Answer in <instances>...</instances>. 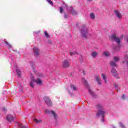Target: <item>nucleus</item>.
<instances>
[{
    "label": "nucleus",
    "instance_id": "nucleus-1",
    "mask_svg": "<svg viewBox=\"0 0 128 128\" xmlns=\"http://www.w3.org/2000/svg\"><path fill=\"white\" fill-rule=\"evenodd\" d=\"M102 106L100 104H98L96 106V108L98 110V111L96 114V116H102V118H104V111L102 110Z\"/></svg>",
    "mask_w": 128,
    "mask_h": 128
},
{
    "label": "nucleus",
    "instance_id": "nucleus-2",
    "mask_svg": "<svg viewBox=\"0 0 128 128\" xmlns=\"http://www.w3.org/2000/svg\"><path fill=\"white\" fill-rule=\"evenodd\" d=\"M88 28L86 27V26H82V28L81 29V36L82 38H88Z\"/></svg>",
    "mask_w": 128,
    "mask_h": 128
},
{
    "label": "nucleus",
    "instance_id": "nucleus-3",
    "mask_svg": "<svg viewBox=\"0 0 128 128\" xmlns=\"http://www.w3.org/2000/svg\"><path fill=\"white\" fill-rule=\"evenodd\" d=\"M110 40H111L116 42L118 44H120V38H118L114 34H112L110 36Z\"/></svg>",
    "mask_w": 128,
    "mask_h": 128
},
{
    "label": "nucleus",
    "instance_id": "nucleus-4",
    "mask_svg": "<svg viewBox=\"0 0 128 128\" xmlns=\"http://www.w3.org/2000/svg\"><path fill=\"white\" fill-rule=\"evenodd\" d=\"M44 101L45 102V104H46L48 106H52V100L50 98L45 96L44 98Z\"/></svg>",
    "mask_w": 128,
    "mask_h": 128
},
{
    "label": "nucleus",
    "instance_id": "nucleus-5",
    "mask_svg": "<svg viewBox=\"0 0 128 128\" xmlns=\"http://www.w3.org/2000/svg\"><path fill=\"white\" fill-rule=\"evenodd\" d=\"M111 72L112 76H114V78H120V77L118 76V72H116V70L114 68H112L111 70Z\"/></svg>",
    "mask_w": 128,
    "mask_h": 128
},
{
    "label": "nucleus",
    "instance_id": "nucleus-6",
    "mask_svg": "<svg viewBox=\"0 0 128 128\" xmlns=\"http://www.w3.org/2000/svg\"><path fill=\"white\" fill-rule=\"evenodd\" d=\"M32 80L33 82H36L37 84H39V86H40L42 84V81L40 78H37L36 80L34 79V77L32 76Z\"/></svg>",
    "mask_w": 128,
    "mask_h": 128
},
{
    "label": "nucleus",
    "instance_id": "nucleus-7",
    "mask_svg": "<svg viewBox=\"0 0 128 128\" xmlns=\"http://www.w3.org/2000/svg\"><path fill=\"white\" fill-rule=\"evenodd\" d=\"M33 52H34V56L38 58L40 56V50L36 48H33Z\"/></svg>",
    "mask_w": 128,
    "mask_h": 128
},
{
    "label": "nucleus",
    "instance_id": "nucleus-8",
    "mask_svg": "<svg viewBox=\"0 0 128 128\" xmlns=\"http://www.w3.org/2000/svg\"><path fill=\"white\" fill-rule=\"evenodd\" d=\"M6 119L8 122H14V117L11 114H8L7 116L6 117Z\"/></svg>",
    "mask_w": 128,
    "mask_h": 128
},
{
    "label": "nucleus",
    "instance_id": "nucleus-9",
    "mask_svg": "<svg viewBox=\"0 0 128 128\" xmlns=\"http://www.w3.org/2000/svg\"><path fill=\"white\" fill-rule=\"evenodd\" d=\"M70 66V62L68 60H65L63 62V68H68Z\"/></svg>",
    "mask_w": 128,
    "mask_h": 128
},
{
    "label": "nucleus",
    "instance_id": "nucleus-10",
    "mask_svg": "<svg viewBox=\"0 0 128 128\" xmlns=\"http://www.w3.org/2000/svg\"><path fill=\"white\" fill-rule=\"evenodd\" d=\"M98 54L96 51H94L91 53V56L93 58H96L98 56Z\"/></svg>",
    "mask_w": 128,
    "mask_h": 128
},
{
    "label": "nucleus",
    "instance_id": "nucleus-11",
    "mask_svg": "<svg viewBox=\"0 0 128 128\" xmlns=\"http://www.w3.org/2000/svg\"><path fill=\"white\" fill-rule=\"evenodd\" d=\"M95 78L98 84L100 85L102 84V80H100V76H96Z\"/></svg>",
    "mask_w": 128,
    "mask_h": 128
},
{
    "label": "nucleus",
    "instance_id": "nucleus-12",
    "mask_svg": "<svg viewBox=\"0 0 128 128\" xmlns=\"http://www.w3.org/2000/svg\"><path fill=\"white\" fill-rule=\"evenodd\" d=\"M101 78H102V79L104 80L105 84H106L108 82L106 81V74H102Z\"/></svg>",
    "mask_w": 128,
    "mask_h": 128
},
{
    "label": "nucleus",
    "instance_id": "nucleus-13",
    "mask_svg": "<svg viewBox=\"0 0 128 128\" xmlns=\"http://www.w3.org/2000/svg\"><path fill=\"white\" fill-rule=\"evenodd\" d=\"M115 14L118 18H122V14H120L118 10H116Z\"/></svg>",
    "mask_w": 128,
    "mask_h": 128
},
{
    "label": "nucleus",
    "instance_id": "nucleus-14",
    "mask_svg": "<svg viewBox=\"0 0 128 128\" xmlns=\"http://www.w3.org/2000/svg\"><path fill=\"white\" fill-rule=\"evenodd\" d=\"M113 50L114 52H118L120 50V46H116L113 48Z\"/></svg>",
    "mask_w": 128,
    "mask_h": 128
},
{
    "label": "nucleus",
    "instance_id": "nucleus-15",
    "mask_svg": "<svg viewBox=\"0 0 128 128\" xmlns=\"http://www.w3.org/2000/svg\"><path fill=\"white\" fill-rule=\"evenodd\" d=\"M4 42L8 48H12V44H10V43H8V42L7 41H4Z\"/></svg>",
    "mask_w": 128,
    "mask_h": 128
},
{
    "label": "nucleus",
    "instance_id": "nucleus-16",
    "mask_svg": "<svg viewBox=\"0 0 128 128\" xmlns=\"http://www.w3.org/2000/svg\"><path fill=\"white\" fill-rule=\"evenodd\" d=\"M103 55L105 56H110V54L108 52L106 51L103 52Z\"/></svg>",
    "mask_w": 128,
    "mask_h": 128
},
{
    "label": "nucleus",
    "instance_id": "nucleus-17",
    "mask_svg": "<svg viewBox=\"0 0 128 128\" xmlns=\"http://www.w3.org/2000/svg\"><path fill=\"white\" fill-rule=\"evenodd\" d=\"M110 66H115L116 68L117 66L116 64L114 61L110 62Z\"/></svg>",
    "mask_w": 128,
    "mask_h": 128
},
{
    "label": "nucleus",
    "instance_id": "nucleus-18",
    "mask_svg": "<svg viewBox=\"0 0 128 128\" xmlns=\"http://www.w3.org/2000/svg\"><path fill=\"white\" fill-rule=\"evenodd\" d=\"M82 82H84V86H88V82L86 81V80L84 78L82 79Z\"/></svg>",
    "mask_w": 128,
    "mask_h": 128
},
{
    "label": "nucleus",
    "instance_id": "nucleus-19",
    "mask_svg": "<svg viewBox=\"0 0 128 128\" xmlns=\"http://www.w3.org/2000/svg\"><path fill=\"white\" fill-rule=\"evenodd\" d=\"M114 62H118L120 61V57L118 56H115L114 58Z\"/></svg>",
    "mask_w": 128,
    "mask_h": 128
},
{
    "label": "nucleus",
    "instance_id": "nucleus-20",
    "mask_svg": "<svg viewBox=\"0 0 128 128\" xmlns=\"http://www.w3.org/2000/svg\"><path fill=\"white\" fill-rule=\"evenodd\" d=\"M51 114H53L54 118H58V115H56V112H54V110L51 111Z\"/></svg>",
    "mask_w": 128,
    "mask_h": 128
},
{
    "label": "nucleus",
    "instance_id": "nucleus-21",
    "mask_svg": "<svg viewBox=\"0 0 128 128\" xmlns=\"http://www.w3.org/2000/svg\"><path fill=\"white\" fill-rule=\"evenodd\" d=\"M90 17L91 18H92V20H94V18H95L96 16H94V12H91L90 14Z\"/></svg>",
    "mask_w": 128,
    "mask_h": 128
},
{
    "label": "nucleus",
    "instance_id": "nucleus-22",
    "mask_svg": "<svg viewBox=\"0 0 128 128\" xmlns=\"http://www.w3.org/2000/svg\"><path fill=\"white\" fill-rule=\"evenodd\" d=\"M16 72L18 74V78H20V74H21L20 70L18 69H16Z\"/></svg>",
    "mask_w": 128,
    "mask_h": 128
},
{
    "label": "nucleus",
    "instance_id": "nucleus-23",
    "mask_svg": "<svg viewBox=\"0 0 128 128\" xmlns=\"http://www.w3.org/2000/svg\"><path fill=\"white\" fill-rule=\"evenodd\" d=\"M44 34L46 38H49L50 37V35L48 34L46 31L44 32Z\"/></svg>",
    "mask_w": 128,
    "mask_h": 128
},
{
    "label": "nucleus",
    "instance_id": "nucleus-24",
    "mask_svg": "<svg viewBox=\"0 0 128 128\" xmlns=\"http://www.w3.org/2000/svg\"><path fill=\"white\" fill-rule=\"evenodd\" d=\"M34 120L35 122H36V124L42 122V120H38L36 118H34Z\"/></svg>",
    "mask_w": 128,
    "mask_h": 128
},
{
    "label": "nucleus",
    "instance_id": "nucleus-25",
    "mask_svg": "<svg viewBox=\"0 0 128 128\" xmlns=\"http://www.w3.org/2000/svg\"><path fill=\"white\" fill-rule=\"evenodd\" d=\"M34 82V81H32H32L30 82V86H31V88H34V82Z\"/></svg>",
    "mask_w": 128,
    "mask_h": 128
},
{
    "label": "nucleus",
    "instance_id": "nucleus-26",
    "mask_svg": "<svg viewBox=\"0 0 128 128\" xmlns=\"http://www.w3.org/2000/svg\"><path fill=\"white\" fill-rule=\"evenodd\" d=\"M46 2H48V3L50 4L51 6H54V3L52 2L50 0H46Z\"/></svg>",
    "mask_w": 128,
    "mask_h": 128
},
{
    "label": "nucleus",
    "instance_id": "nucleus-27",
    "mask_svg": "<svg viewBox=\"0 0 128 128\" xmlns=\"http://www.w3.org/2000/svg\"><path fill=\"white\" fill-rule=\"evenodd\" d=\"M60 14H62V12H64V9L62 8V7H60Z\"/></svg>",
    "mask_w": 128,
    "mask_h": 128
},
{
    "label": "nucleus",
    "instance_id": "nucleus-28",
    "mask_svg": "<svg viewBox=\"0 0 128 128\" xmlns=\"http://www.w3.org/2000/svg\"><path fill=\"white\" fill-rule=\"evenodd\" d=\"M76 52H70V56H74V54H76Z\"/></svg>",
    "mask_w": 128,
    "mask_h": 128
},
{
    "label": "nucleus",
    "instance_id": "nucleus-29",
    "mask_svg": "<svg viewBox=\"0 0 128 128\" xmlns=\"http://www.w3.org/2000/svg\"><path fill=\"white\" fill-rule=\"evenodd\" d=\"M71 87L74 90H76L77 88H76V86L74 85H72Z\"/></svg>",
    "mask_w": 128,
    "mask_h": 128
},
{
    "label": "nucleus",
    "instance_id": "nucleus-30",
    "mask_svg": "<svg viewBox=\"0 0 128 128\" xmlns=\"http://www.w3.org/2000/svg\"><path fill=\"white\" fill-rule=\"evenodd\" d=\"M124 59L125 60L126 62V60H128V54H125L124 56Z\"/></svg>",
    "mask_w": 128,
    "mask_h": 128
},
{
    "label": "nucleus",
    "instance_id": "nucleus-31",
    "mask_svg": "<svg viewBox=\"0 0 128 128\" xmlns=\"http://www.w3.org/2000/svg\"><path fill=\"white\" fill-rule=\"evenodd\" d=\"M19 126H20V128H26V126H22V124H19Z\"/></svg>",
    "mask_w": 128,
    "mask_h": 128
},
{
    "label": "nucleus",
    "instance_id": "nucleus-32",
    "mask_svg": "<svg viewBox=\"0 0 128 128\" xmlns=\"http://www.w3.org/2000/svg\"><path fill=\"white\" fill-rule=\"evenodd\" d=\"M120 128H125L124 125V124H122V123H120Z\"/></svg>",
    "mask_w": 128,
    "mask_h": 128
},
{
    "label": "nucleus",
    "instance_id": "nucleus-33",
    "mask_svg": "<svg viewBox=\"0 0 128 128\" xmlns=\"http://www.w3.org/2000/svg\"><path fill=\"white\" fill-rule=\"evenodd\" d=\"M50 112L48 110H46L45 111H44V114H50Z\"/></svg>",
    "mask_w": 128,
    "mask_h": 128
},
{
    "label": "nucleus",
    "instance_id": "nucleus-34",
    "mask_svg": "<svg viewBox=\"0 0 128 128\" xmlns=\"http://www.w3.org/2000/svg\"><path fill=\"white\" fill-rule=\"evenodd\" d=\"M122 100H126V95L125 94H123L122 96Z\"/></svg>",
    "mask_w": 128,
    "mask_h": 128
},
{
    "label": "nucleus",
    "instance_id": "nucleus-35",
    "mask_svg": "<svg viewBox=\"0 0 128 128\" xmlns=\"http://www.w3.org/2000/svg\"><path fill=\"white\" fill-rule=\"evenodd\" d=\"M88 92H89L90 94L92 95V90L90 88H88Z\"/></svg>",
    "mask_w": 128,
    "mask_h": 128
},
{
    "label": "nucleus",
    "instance_id": "nucleus-36",
    "mask_svg": "<svg viewBox=\"0 0 128 128\" xmlns=\"http://www.w3.org/2000/svg\"><path fill=\"white\" fill-rule=\"evenodd\" d=\"M72 14L74 16L76 14V11H73V12H72Z\"/></svg>",
    "mask_w": 128,
    "mask_h": 128
},
{
    "label": "nucleus",
    "instance_id": "nucleus-37",
    "mask_svg": "<svg viewBox=\"0 0 128 128\" xmlns=\"http://www.w3.org/2000/svg\"><path fill=\"white\" fill-rule=\"evenodd\" d=\"M64 18H68V14H64Z\"/></svg>",
    "mask_w": 128,
    "mask_h": 128
},
{
    "label": "nucleus",
    "instance_id": "nucleus-38",
    "mask_svg": "<svg viewBox=\"0 0 128 128\" xmlns=\"http://www.w3.org/2000/svg\"><path fill=\"white\" fill-rule=\"evenodd\" d=\"M2 110H4V112H6V108H2Z\"/></svg>",
    "mask_w": 128,
    "mask_h": 128
},
{
    "label": "nucleus",
    "instance_id": "nucleus-39",
    "mask_svg": "<svg viewBox=\"0 0 128 128\" xmlns=\"http://www.w3.org/2000/svg\"><path fill=\"white\" fill-rule=\"evenodd\" d=\"M48 44H52V42L51 40H48Z\"/></svg>",
    "mask_w": 128,
    "mask_h": 128
},
{
    "label": "nucleus",
    "instance_id": "nucleus-40",
    "mask_svg": "<svg viewBox=\"0 0 128 128\" xmlns=\"http://www.w3.org/2000/svg\"><path fill=\"white\" fill-rule=\"evenodd\" d=\"M88 2H92V0H87Z\"/></svg>",
    "mask_w": 128,
    "mask_h": 128
},
{
    "label": "nucleus",
    "instance_id": "nucleus-41",
    "mask_svg": "<svg viewBox=\"0 0 128 128\" xmlns=\"http://www.w3.org/2000/svg\"><path fill=\"white\" fill-rule=\"evenodd\" d=\"M126 65L128 66V61H126Z\"/></svg>",
    "mask_w": 128,
    "mask_h": 128
},
{
    "label": "nucleus",
    "instance_id": "nucleus-42",
    "mask_svg": "<svg viewBox=\"0 0 128 128\" xmlns=\"http://www.w3.org/2000/svg\"><path fill=\"white\" fill-rule=\"evenodd\" d=\"M83 74H86V72H84V71H83Z\"/></svg>",
    "mask_w": 128,
    "mask_h": 128
},
{
    "label": "nucleus",
    "instance_id": "nucleus-43",
    "mask_svg": "<svg viewBox=\"0 0 128 128\" xmlns=\"http://www.w3.org/2000/svg\"><path fill=\"white\" fill-rule=\"evenodd\" d=\"M114 88H118V86H116V85H114Z\"/></svg>",
    "mask_w": 128,
    "mask_h": 128
},
{
    "label": "nucleus",
    "instance_id": "nucleus-44",
    "mask_svg": "<svg viewBox=\"0 0 128 128\" xmlns=\"http://www.w3.org/2000/svg\"><path fill=\"white\" fill-rule=\"evenodd\" d=\"M122 62L123 64H124V62H126V61H123Z\"/></svg>",
    "mask_w": 128,
    "mask_h": 128
},
{
    "label": "nucleus",
    "instance_id": "nucleus-45",
    "mask_svg": "<svg viewBox=\"0 0 128 128\" xmlns=\"http://www.w3.org/2000/svg\"><path fill=\"white\" fill-rule=\"evenodd\" d=\"M102 122H104V119H102Z\"/></svg>",
    "mask_w": 128,
    "mask_h": 128
}]
</instances>
